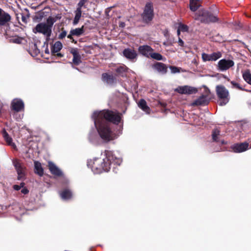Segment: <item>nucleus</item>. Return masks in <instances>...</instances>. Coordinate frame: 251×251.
Segmentation results:
<instances>
[{
	"instance_id": "obj_7",
	"label": "nucleus",
	"mask_w": 251,
	"mask_h": 251,
	"mask_svg": "<svg viewBox=\"0 0 251 251\" xmlns=\"http://www.w3.org/2000/svg\"><path fill=\"white\" fill-rule=\"evenodd\" d=\"M13 164L18 174V180L24 179L25 176L26 167L18 159L13 160Z\"/></svg>"
},
{
	"instance_id": "obj_23",
	"label": "nucleus",
	"mask_w": 251,
	"mask_h": 251,
	"mask_svg": "<svg viewBox=\"0 0 251 251\" xmlns=\"http://www.w3.org/2000/svg\"><path fill=\"white\" fill-rule=\"evenodd\" d=\"M2 134L3 138H4V140L6 141L7 144L8 146H10L13 147L14 148H15L16 147L15 143L13 142L12 138L9 135L8 133L6 132V131L5 129H3L2 130Z\"/></svg>"
},
{
	"instance_id": "obj_31",
	"label": "nucleus",
	"mask_w": 251,
	"mask_h": 251,
	"mask_svg": "<svg viewBox=\"0 0 251 251\" xmlns=\"http://www.w3.org/2000/svg\"><path fill=\"white\" fill-rule=\"evenodd\" d=\"M61 196L62 199L68 200L72 197V192L69 189H65L61 193Z\"/></svg>"
},
{
	"instance_id": "obj_1",
	"label": "nucleus",
	"mask_w": 251,
	"mask_h": 251,
	"mask_svg": "<svg viewBox=\"0 0 251 251\" xmlns=\"http://www.w3.org/2000/svg\"><path fill=\"white\" fill-rule=\"evenodd\" d=\"M95 125L100 138L105 142L114 140L116 134L111 130L109 122L118 125L121 120L119 113L109 110L95 111L92 115Z\"/></svg>"
},
{
	"instance_id": "obj_39",
	"label": "nucleus",
	"mask_w": 251,
	"mask_h": 251,
	"mask_svg": "<svg viewBox=\"0 0 251 251\" xmlns=\"http://www.w3.org/2000/svg\"><path fill=\"white\" fill-rule=\"evenodd\" d=\"M87 0H80L79 2L77 4V7L79 8L80 10H81V8L84 6Z\"/></svg>"
},
{
	"instance_id": "obj_6",
	"label": "nucleus",
	"mask_w": 251,
	"mask_h": 251,
	"mask_svg": "<svg viewBox=\"0 0 251 251\" xmlns=\"http://www.w3.org/2000/svg\"><path fill=\"white\" fill-rule=\"evenodd\" d=\"M210 90L209 89L206 90L204 94L201 95L192 102L191 106H198L207 105L210 100Z\"/></svg>"
},
{
	"instance_id": "obj_21",
	"label": "nucleus",
	"mask_w": 251,
	"mask_h": 251,
	"mask_svg": "<svg viewBox=\"0 0 251 251\" xmlns=\"http://www.w3.org/2000/svg\"><path fill=\"white\" fill-rule=\"evenodd\" d=\"M153 69L162 74H165L168 71L167 66L162 62H156L152 66Z\"/></svg>"
},
{
	"instance_id": "obj_4",
	"label": "nucleus",
	"mask_w": 251,
	"mask_h": 251,
	"mask_svg": "<svg viewBox=\"0 0 251 251\" xmlns=\"http://www.w3.org/2000/svg\"><path fill=\"white\" fill-rule=\"evenodd\" d=\"M216 92L217 96L220 100L219 105L221 106L226 104L230 100V96L228 90L222 85H217L216 87Z\"/></svg>"
},
{
	"instance_id": "obj_45",
	"label": "nucleus",
	"mask_w": 251,
	"mask_h": 251,
	"mask_svg": "<svg viewBox=\"0 0 251 251\" xmlns=\"http://www.w3.org/2000/svg\"><path fill=\"white\" fill-rule=\"evenodd\" d=\"M53 55L56 56L59 58H61L64 56V55L63 54L58 52L57 53H56L55 54H53Z\"/></svg>"
},
{
	"instance_id": "obj_28",
	"label": "nucleus",
	"mask_w": 251,
	"mask_h": 251,
	"mask_svg": "<svg viewBox=\"0 0 251 251\" xmlns=\"http://www.w3.org/2000/svg\"><path fill=\"white\" fill-rule=\"evenodd\" d=\"M201 0H190V9L192 11H196L200 6Z\"/></svg>"
},
{
	"instance_id": "obj_50",
	"label": "nucleus",
	"mask_w": 251,
	"mask_h": 251,
	"mask_svg": "<svg viewBox=\"0 0 251 251\" xmlns=\"http://www.w3.org/2000/svg\"><path fill=\"white\" fill-rule=\"evenodd\" d=\"M220 144L221 145H224L227 144V142L225 141V140H223L220 141Z\"/></svg>"
},
{
	"instance_id": "obj_10",
	"label": "nucleus",
	"mask_w": 251,
	"mask_h": 251,
	"mask_svg": "<svg viewBox=\"0 0 251 251\" xmlns=\"http://www.w3.org/2000/svg\"><path fill=\"white\" fill-rule=\"evenodd\" d=\"M222 57V53L220 51L213 52L211 54L204 52L201 54V58L203 62L216 61Z\"/></svg>"
},
{
	"instance_id": "obj_18",
	"label": "nucleus",
	"mask_w": 251,
	"mask_h": 251,
	"mask_svg": "<svg viewBox=\"0 0 251 251\" xmlns=\"http://www.w3.org/2000/svg\"><path fill=\"white\" fill-rule=\"evenodd\" d=\"M138 51L142 55L150 58L151 52L153 51V49L148 45H143L138 48Z\"/></svg>"
},
{
	"instance_id": "obj_51",
	"label": "nucleus",
	"mask_w": 251,
	"mask_h": 251,
	"mask_svg": "<svg viewBox=\"0 0 251 251\" xmlns=\"http://www.w3.org/2000/svg\"><path fill=\"white\" fill-rule=\"evenodd\" d=\"M19 186L21 187V188H24V187H25V182H21L20 183Z\"/></svg>"
},
{
	"instance_id": "obj_3",
	"label": "nucleus",
	"mask_w": 251,
	"mask_h": 251,
	"mask_svg": "<svg viewBox=\"0 0 251 251\" xmlns=\"http://www.w3.org/2000/svg\"><path fill=\"white\" fill-rule=\"evenodd\" d=\"M197 15L198 17L195 18V20H200L202 23L209 24L219 21V19L216 14L205 9L199 10Z\"/></svg>"
},
{
	"instance_id": "obj_41",
	"label": "nucleus",
	"mask_w": 251,
	"mask_h": 251,
	"mask_svg": "<svg viewBox=\"0 0 251 251\" xmlns=\"http://www.w3.org/2000/svg\"><path fill=\"white\" fill-rule=\"evenodd\" d=\"M21 193L24 195H26L29 193V190L26 187L22 188Z\"/></svg>"
},
{
	"instance_id": "obj_47",
	"label": "nucleus",
	"mask_w": 251,
	"mask_h": 251,
	"mask_svg": "<svg viewBox=\"0 0 251 251\" xmlns=\"http://www.w3.org/2000/svg\"><path fill=\"white\" fill-rule=\"evenodd\" d=\"M126 25V24L124 22H120L119 23V27H122V28H124Z\"/></svg>"
},
{
	"instance_id": "obj_22",
	"label": "nucleus",
	"mask_w": 251,
	"mask_h": 251,
	"mask_svg": "<svg viewBox=\"0 0 251 251\" xmlns=\"http://www.w3.org/2000/svg\"><path fill=\"white\" fill-rule=\"evenodd\" d=\"M128 71V68L125 65H121L117 67L115 71L116 73V75L118 76H120L123 77L126 76V73Z\"/></svg>"
},
{
	"instance_id": "obj_11",
	"label": "nucleus",
	"mask_w": 251,
	"mask_h": 251,
	"mask_svg": "<svg viewBox=\"0 0 251 251\" xmlns=\"http://www.w3.org/2000/svg\"><path fill=\"white\" fill-rule=\"evenodd\" d=\"M234 65V62L231 60L223 59L220 60L217 65L218 70L220 71H225Z\"/></svg>"
},
{
	"instance_id": "obj_2",
	"label": "nucleus",
	"mask_w": 251,
	"mask_h": 251,
	"mask_svg": "<svg viewBox=\"0 0 251 251\" xmlns=\"http://www.w3.org/2000/svg\"><path fill=\"white\" fill-rule=\"evenodd\" d=\"M88 166H90L91 169L94 173L99 174L102 172H108L110 169V164L107 162L106 157L103 159L97 158L93 161L88 162Z\"/></svg>"
},
{
	"instance_id": "obj_53",
	"label": "nucleus",
	"mask_w": 251,
	"mask_h": 251,
	"mask_svg": "<svg viewBox=\"0 0 251 251\" xmlns=\"http://www.w3.org/2000/svg\"><path fill=\"white\" fill-rule=\"evenodd\" d=\"M45 53H47V54H49V50L48 49H47L46 50H45Z\"/></svg>"
},
{
	"instance_id": "obj_13",
	"label": "nucleus",
	"mask_w": 251,
	"mask_h": 251,
	"mask_svg": "<svg viewBox=\"0 0 251 251\" xmlns=\"http://www.w3.org/2000/svg\"><path fill=\"white\" fill-rule=\"evenodd\" d=\"M11 109L16 112H18L24 110L25 105L23 100L21 99H14L11 104Z\"/></svg>"
},
{
	"instance_id": "obj_25",
	"label": "nucleus",
	"mask_w": 251,
	"mask_h": 251,
	"mask_svg": "<svg viewBox=\"0 0 251 251\" xmlns=\"http://www.w3.org/2000/svg\"><path fill=\"white\" fill-rule=\"evenodd\" d=\"M62 44L60 41L55 42L51 47V54H55L59 52L62 48Z\"/></svg>"
},
{
	"instance_id": "obj_38",
	"label": "nucleus",
	"mask_w": 251,
	"mask_h": 251,
	"mask_svg": "<svg viewBox=\"0 0 251 251\" xmlns=\"http://www.w3.org/2000/svg\"><path fill=\"white\" fill-rule=\"evenodd\" d=\"M67 35V32L62 28L61 32L59 35L58 38L60 39H62L65 37Z\"/></svg>"
},
{
	"instance_id": "obj_33",
	"label": "nucleus",
	"mask_w": 251,
	"mask_h": 251,
	"mask_svg": "<svg viewBox=\"0 0 251 251\" xmlns=\"http://www.w3.org/2000/svg\"><path fill=\"white\" fill-rule=\"evenodd\" d=\"M150 57L157 60H162L163 59L162 55L161 54L157 52H153V51L151 52Z\"/></svg>"
},
{
	"instance_id": "obj_9",
	"label": "nucleus",
	"mask_w": 251,
	"mask_h": 251,
	"mask_svg": "<svg viewBox=\"0 0 251 251\" xmlns=\"http://www.w3.org/2000/svg\"><path fill=\"white\" fill-rule=\"evenodd\" d=\"M33 32L34 33H36L37 32L42 33L47 35L48 37H49L51 33V29H50V27H48L46 24L41 23L36 25L35 27L33 29Z\"/></svg>"
},
{
	"instance_id": "obj_12",
	"label": "nucleus",
	"mask_w": 251,
	"mask_h": 251,
	"mask_svg": "<svg viewBox=\"0 0 251 251\" xmlns=\"http://www.w3.org/2000/svg\"><path fill=\"white\" fill-rule=\"evenodd\" d=\"M175 91L180 94L191 95L196 94L198 92V90L195 87L185 85L178 86L175 89Z\"/></svg>"
},
{
	"instance_id": "obj_43",
	"label": "nucleus",
	"mask_w": 251,
	"mask_h": 251,
	"mask_svg": "<svg viewBox=\"0 0 251 251\" xmlns=\"http://www.w3.org/2000/svg\"><path fill=\"white\" fill-rule=\"evenodd\" d=\"M13 188L14 189V190H16V191H19L20 190L21 188V187L19 186V185H14L13 186Z\"/></svg>"
},
{
	"instance_id": "obj_37",
	"label": "nucleus",
	"mask_w": 251,
	"mask_h": 251,
	"mask_svg": "<svg viewBox=\"0 0 251 251\" xmlns=\"http://www.w3.org/2000/svg\"><path fill=\"white\" fill-rule=\"evenodd\" d=\"M178 28L182 32L187 31L188 30V27L187 25L184 24H180L179 25Z\"/></svg>"
},
{
	"instance_id": "obj_26",
	"label": "nucleus",
	"mask_w": 251,
	"mask_h": 251,
	"mask_svg": "<svg viewBox=\"0 0 251 251\" xmlns=\"http://www.w3.org/2000/svg\"><path fill=\"white\" fill-rule=\"evenodd\" d=\"M221 131L219 128H215L212 131L211 136L213 142H219Z\"/></svg>"
},
{
	"instance_id": "obj_29",
	"label": "nucleus",
	"mask_w": 251,
	"mask_h": 251,
	"mask_svg": "<svg viewBox=\"0 0 251 251\" xmlns=\"http://www.w3.org/2000/svg\"><path fill=\"white\" fill-rule=\"evenodd\" d=\"M81 14L82 10L79 8H77L75 11V17L73 23L74 25H76L78 23L81 16Z\"/></svg>"
},
{
	"instance_id": "obj_42",
	"label": "nucleus",
	"mask_w": 251,
	"mask_h": 251,
	"mask_svg": "<svg viewBox=\"0 0 251 251\" xmlns=\"http://www.w3.org/2000/svg\"><path fill=\"white\" fill-rule=\"evenodd\" d=\"M178 44L179 46H180L181 47L184 46V42L182 41V40L180 37H178Z\"/></svg>"
},
{
	"instance_id": "obj_20",
	"label": "nucleus",
	"mask_w": 251,
	"mask_h": 251,
	"mask_svg": "<svg viewBox=\"0 0 251 251\" xmlns=\"http://www.w3.org/2000/svg\"><path fill=\"white\" fill-rule=\"evenodd\" d=\"M70 53L73 55V63L75 65H78L81 63V56L77 49L72 48Z\"/></svg>"
},
{
	"instance_id": "obj_15",
	"label": "nucleus",
	"mask_w": 251,
	"mask_h": 251,
	"mask_svg": "<svg viewBox=\"0 0 251 251\" xmlns=\"http://www.w3.org/2000/svg\"><path fill=\"white\" fill-rule=\"evenodd\" d=\"M123 53L126 58L131 61H134V60L136 59L137 57L136 51L130 48L125 49Z\"/></svg>"
},
{
	"instance_id": "obj_35",
	"label": "nucleus",
	"mask_w": 251,
	"mask_h": 251,
	"mask_svg": "<svg viewBox=\"0 0 251 251\" xmlns=\"http://www.w3.org/2000/svg\"><path fill=\"white\" fill-rule=\"evenodd\" d=\"M23 39H24L23 37L16 36V37H13L12 39H11V40L13 43H16V44H21Z\"/></svg>"
},
{
	"instance_id": "obj_49",
	"label": "nucleus",
	"mask_w": 251,
	"mask_h": 251,
	"mask_svg": "<svg viewBox=\"0 0 251 251\" xmlns=\"http://www.w3.org/2000/svg\"><path fill=\"white\" fill-rule=\"evenodd\" d=\"M33 47L35 49V52L37 53L39 52V50L37 49V45L36 44H33Z\"/></svg>"
},
{
	"instance_id": "obj_19",
	"label": "nucleus",
	"mask_w": 251,
	"mask_h": 251,
	"mask_svg": "<svg viewBox=\"0 0 251 251\" xmlns=\"http://www.w3.org/2000/svg\"><path fill=\"white\" fill-rule=\"evenodd\" d=\"M101 79L103 82H106L108 84H113L117 82V79L115 76L107 73L102 74Z\"/></svg>"
},
{
	"instance_id": "obj_14",
	"label": "nucleus",
	"mask_w": 251,
	"mask_h": 251,
	"mask_svg": "<svg viewBox=\"0 0 251 251\" xmlns=\"http://www.w3.org/2000/svg\"><path fill=\"white\" fill-rule=\"evenodd\" d=\"M11 19L10 15L0 8V27L8 25Z\"/></svg>"
},
{
	"instance_id": "obj_34",
	"label": "nucleus",
	"mask_w": 251,
	"mask_h": 251,
	"mask_svg": "<svg viewBox=\"0 0 251 251\" xmlns=\"http://www.w3.org/2000/svg\"><path fill=\"white\" fill-rule=\"evenodd\" d=\"M55 22V20H54L53 17H49L47 20V25L48 26V27H50V29H51V27L53 25V24Z\"/></svg>"
},
{
	"instance_id": "obj_54",
	"label": "nucleus",
	"mask_w": 251,
	"mask_h": 251,
	"mask_svg": "<svg viewBox=\"0 0 251 251\" xmlns=\"http://www.w3.org/2000/svg\"><path fill=\"white\" fill-rule=\"evenodd\" d=\"M1 109H2V105H1V104H0V114L1 113Z\"/></svg>"
},
{
	"instance_id": "obj_30",
	"label": "nucleus",
	"mask_w": 251,
	"mask_h": 251,
	"mask_svg": "<svg viewBox=\"0 0 251 251\" xmlns=\"http://www.w3.org/2000/svg\"><path fill=\"white\" fill-rule=\"evenodd\" d=\"M84 32V25L82 26L80 28H76L72 29L70 31V33H72V35L76 36H80L83 34Z\"/></svg>"
},
{
	"instance_id": "obj_46",
	"label": "nucleus",
	"mask_w": 251,
	"mask_h": 251,
	"mask_svg": "<svg viewBox=\"0 0 251 251\" xmlns=\"http://www.w3.org/2000/svg\"><path fill=\"white\" fill-rule=\"evenodd\" d=\"M21 15H22V21L25 23H27L26 17L25 16H24L23 14H22Z\"/></svg>"
},
{
	"instance_id": "obj_16",
	"label": "nucleus",
	"mask_w": 251,
	"mask_h": 251,
	"mask_svg": "<svg viewBox=\"0 0 251 251\" xmlns=\"http://www.w3.org/2000/svg\"><path fill=\"white\" fill-rule=\"evenodd\" d=\"M48 168L50 173L54 176L60 177L63 176L62 171L51 161H49Z\"/></svg>"
},
{
	"instance_id": "obj_52",
	"label": "nucleus",
	"mask_w": 251,
	"mask_h": 251,
	"mask_svg": "<svg viewBox=\"0 0 251 251\" xmlns=\"http://www.w3.org/2000/svg\"><path fill=\"white\" fill-rule=\"evenodd\" d=\"M180 31H181L180 29L178 28V29L177 30V34L178 36H179V35L180 34Z\"/></svg>"
},
{
	"instance_id": "obj_24",
	"label": "nucleus",
	"mask_w": 251,
	"mask_h": 251,
	"mask_svg": "<svg viewBox=\"0 0 251 251\" xmlns=\"http://www.w3.org/2000/svg\"><path fill=\"white\" fill-rule=\"evenodd\" d=\"M34 173L40 176H42L44 175V169L42 167L41 163L37 161L34 162Z\"/></svg>"
},
{
	"instance_id": "obj_32",
	"label": "nucleus",
	"mask_w": 251,
	"mask_h": 251,
	"mask_svg": "<svg viewBox=\"0 0 251 251\" xmlns=\"http://www.w3.org/2000/svg\"><path fill=\"white\" fill-rule=\"evenodd\" d=\"M243 77L246 82L251 85V73L249 70H246L243 73Z\"/></svg>"
},
{
	"instance_id": "obj_5",
	"label": "nucleus",
	"mask_w": 251,
	"mask_h": 251,
	"mask_svg": "<svg viewBox=\"0 0 251 251\" xmlns=\"http://www.w3.org/2000/svg\"><path fill=\"white\" fill-rule=\"evenodd\" d=\"M154 17L153 4L151 2L147 3L144 8L142 17L144 22L149 23L152 21Z\"/></svg>"
},
{
	"instance_id": "obj_48",
	"label": "nucleus",
	"mask_w": 251,
	"mask_h": 251,
	"mask_svg": "<svg viewBox=\"0 0 251 251\" xmlns=\"http://www.w3.org/2000/svg\"><path fill=\"white\" fill-rule=\"evenodd\" d=\"M73 36H74V35H72V33H70V34H69L68 36H67V38H69V39L70 40H72L73 41H74V39L73 37Z\"/></svg>"
},
{
	"instance_id": "obj_8",
	"label": "nucleus",
	"mask_w": 251,
	"mask_h": 251,
	"mask_svg": "<svg viewBox=\"0 0 251 251\" xmlns=\"http://www.w3.org/2000/svg\"><path fill=\"white\" fill-rule=\"evenodd\" d=\"M105 154L106 155L107 162H109L110 164V169L111 167H113V171H114V169L121 164L122 162V158L117 157L110 151H105Z\"/></svg>"
},
{
	"instance_id": "obj_36",
	"label": "nucleus",
	"mask_w": 251,
	"mask_h": 251,
	"mask_svg": "<svg viewBox=\"0 0 251 251\" xmlns=\"http://www.w3.org/2000/svg\"><path fill=\"white\" fill-rule=\"evenodd\" d=\"M170 69L171 70V72L172 73L175 74V73H180V70L181 68L176 67V66H170Z\"/></svg>"
},
{
	"instance_id": "obj_44",
	"label": "nucleus",
	"mask_w": 251,
	"mask_h": 251,
	"mask_svg": "<svg viewBox=\"0 0 251 251\" xmlns=\"http://www.w3.org/2000/svg\"><path fill=\"white\" fill-rule=\"evenodd\" d=\"M53 18L55 20V22L57 21V20H60L61 18V14H57L55 17H53Z\"/></svg>"
},
{
	"instance_id": "obj_40",
	"label": "nucleus",
	"mask_w": 251,
	"mask_h": 251,
	"mask_svg": "<svg viewBox=\"0 0 251 251\" xmlns=\"http://www.w3.org/2000/svg\"><path fill=\"white\" fill-rule=\"evenodd\" d=\"M230 83L234 87L236 88L239 90H242V88L240 86L239 83L233 81H231Z\"/></svg>"
},
{
	"instance_id": "obj_17",
	"label": "nucleus",
	"mask_w": 251,
	"mask_h": 251,
	"mask_svg": "<svg viewBox=\"0 0 251 251\" xmlns=\"http://www.w3.org/2000/svg\"><path fill=\"white\" fill-rule=\"evenodd\" d=\"M249 144L247 142L235 144L231 147L234 152L236 153L242 152L247 151Z\"/></svg>"
},
{
	"instance_id": "obj_27",
	"label": "nucleus",
	"mask_w": 251,
	"mask_h": 251,
	"mask_svg": "<svg viewBox=\"0 0 251 251\" xmlns=\"http://www.w3.org/2000/svg\"><path fill=\"white\" fill-rule=\"evenodd\" d=\"M138 105L144 111L148 113L150 112L151 109L144 99H141L138 103Z\"/></svg>"
}]
</instances>
